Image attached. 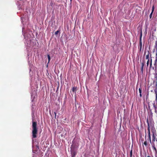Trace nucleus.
I'll use <instances>...</instances> for the list:
<instances>
[{
    "mask_svg": "<svg viewBox=\"0 0 157 157\" xmlns=\"http://www.w3.org/2000/svg\"><path fill=\"white\" fill-rule=\"evenodd\" d=\"M146 136H145V138L146 139Z\"/></svg>",
    "mask_w": 157,
    "mask_h": 157,
    "instance_id": "412c9836",
    "label": "nucleus"
},
{
    "mask_svg": "<svg viewBox=\"0 0 157 157\" xmlns=\"http://www.w3.org/2000/svg\"><path fill=\"white\" fill-rule=\"evenodd\" d=\"M77 90L76 87H73L72 88V91L73 93L75 92V93L76 90Z\"/></svg>",
    "mask_w": 157,
    "mask_h": 157,
    "instance_id": "423d86ee",
    "label": "nucleus"
},
{
    "mask_svg": "<svg viewBox=\"0 0 157 157\" xmlns=\"http://www.w3.org/2000/svg\"><path fill=\"white\" fill-rule=\"evenodd\" d=\"M156 86H157V90L155 91V94H156V98H155V99L157 101V81L156 82Z\"/></svg>",
    "mask_w": 157,
    "mask_h": 157,
    "instance_id": "6e6552de",
    "label": "nucleus"
},
{
    "mask_svg": "<svg viewBox=\"0 0 157 157\" xmlns=\"http://www.w3.org/2000/svg\"><path fill=\"white\" fill-rule=\"evenodd\" d=\"M54 114H55V118H56V112H54Z\"/></svg>",
    "mask_w": 157,
    "mask_h": 157,
    "instance_id": "f3484780",
    "label": "nucleus"
},
{
    "mask_svg": "<svg viewBox=\"0 0 157 157\" xmlns=\"http://www.w3.org/2000/svg\"><path fill=\"white\" fill-rule=\"evenodd\" d=\"M149 63V59L148 60L147 62V66H148V65Z\"/></svg>",
    "mask_w": 157,
    "mask_h": 157,
    "instance_id": "dca6fc26",
    "label": "nucleus"
},
{
    "mask_svg": "<svg viewBox=\"0 0 157 157\" xmlns=\"http://www.w3.org/2000/svg\"><path fill=\"white\" fill-rule=\"evenodd\" d=\"M154 8H155L154 5H153L152 6V11H151V13L150 14V16H149V17H150V18H151V17L153 13L154 10Z\"/></svg>",
    "mask_w": 157,
    "mask_h": 157,
    "instance_id": "20e7f679",
    "label": "nucleus"
},
{
    "mask_svg": "<svg viewBox=\"0 0 157 157\" xmlns=\"http://www.w3.org/2000/svg\"><path fill=\"white\" fill-rule=\"evenodd\" d=\"M72 0H70V2H72Z\"/></svg>",
    "mask_w": 157,
    "mask_h": 157,
    "instance_id": "aec40b11",
    "label": "nucleus"
},
{
    "mask_svg": "<svg viewBox=\"0 0 157 157\" xmlns=\"http://www.w3.org/2000/svg\"><path fill=\"white\" fill-rule=\"evenodd\" d=\"M37 123L36 121H33L32 124V139L37 137L38 133V128L37 127Z\"/></svg>",
    "mask_w": 157,
    "mask_h": 157,
    "instance_id": "f257e3e1",
    "label": "nucleus"
},
{
    "mask_svg": "<svg viewBox=\"0 0 157 157\" xmlns=\"http://www.w3.org/2000/svg\"><path fill=\"white\" fill-rule=\"evenodd\" d=\"M71 147H73V148H75V147L73 145H71Z\"/></svg>",
    "mask_w": 157,
    "mask_h": 157,
    "instance_id": "a211bd4d",
    "label": "nucleus"
},
{
    "mask_svg": "<svg viewBox=\"0 0 157 157\" xmlns=\"http://www.w3.org/2000/svg\"><path fill=\"white\" fill-rule=\"evenodd\" d=\"M147 157H151L150 156H147Z\"/></svg>",
    "mask_w": 157,
    "mask_h": 157,
    "instance_id": "6ab92c4d",
    "label": "nucleus"
},
{
    "mask_svg": "<svg viewBox=\"0 0 157 157\" xmlns=\"http://www.w3.org/2000/svg\"><path fill=\"white\" fill-rule=\"evenodd\" d=\"M142 34L141 33L140 36V51H141V48H142V43L141 41V38H142Z\"/></svg>",
    "mask_w": 157,
    "mask_h": 157,
    "instance_id": "f03ea898",
    "label": "nucleus"
},
{
    "mask_svg": "<svg viewBox=\"0 0 157 157\" xmlns=\"http://www.w3.org/2000/svg\"><path fill=\"white\" fill-rule=\"evenodd\" d=\"M141 71L143 73V70L144 68V62H142L141 63Z\"/></svg>",
    "mask_w": 157,
    "mask_h": 157,
    "instance_id": "39448f33",
    "label": "nucleus"
},
{
    "mask_svg": "<svg viewBox=\"0 0 157 157\" xmlns=\"http://www.w3.org/2000/svg\"><path fill=\"white\" fill-rule=\"evenodd\" d=\"M139 92L140 93V97H141L142 96V95H141V89L140 88L139 89Z\"/></svg>",
    "mask_w": 157,
    "mask_h": 157,
    "instance_id": "0eeeda50",
    "label": "nucleus"
},
{
    "mask_svg": "<svg viewBox=\"0 0 157 157\" xmlns=\"http://www.w3.org/2000/svg\"><path fill=\"white\" fill-rule=\"evenodd\" d=\"M132 150H131L130 152V157H132Z\"/></svg>",
    "mask_w": 157,
    "mask_h": 157,
    "instance_id": "ddd939ff",
    "label": "nucleus"
},
{
    "mask_svg": "<svg viewBox=\"0 0 157 157\" xmlns=\"http://www.w3.org/2000/svg\"><path fill=\"white\" fill-rule=\"evenodd\" d=\"M59 30H57L55 32V35H57L58 34V33H59Z\"/></svg>",
    "mask_w": 157,
    "mask_h": 157,
    "instance_id": "2eb2a0df",
    "label": "nucleus"
},
{
    "mask_svg": "<svg viewBox=\"0 0 157 157\" xmlns=\"http://www.w3.org/2000/svg\"><path fill=\"white\" fill-rule=\"evenodd\" d=\"M71 157H75L77 154L76 152L72 150L71 151Z\"/></svg>",
    "mask_w": 157,
    "mask_h": 157,
    "instance_id": "7ed1b4c3",
    "label": "nucleus"
},
{
    "mask_svg": "<svg viewBox=\"0 0 157 157\" xmlns=\"http://www.w3.org/2000/svg\"><path fill=\"white\" fill-rule=\"evenodd\" d=\"M148 136L149 138V139L150 140V142H151V136L150 135V131L149 129V133H148Z\"/></svg>",
    "mask_w": 157,
    "mask_h": 157,
    "instance_id": "f8f14e48",
    "label": "nucleus"
},
{
    "mask_svg": "<svg viewBox=\"0 0 157 157\" xmlns=\"http://www.w3.org/2000/svg\"><path fill=\"white\" fill-rule=\"evenodd\" d=\"M48 63H49V62L50 61V60L51 59V57H50V56L49 55H48Z\"/></svg>",
    "mask_w": 157,
    "mask_h": 157,
    "instance_id": "1a4fd4ad",
    "label": "nucleus"
},
{
    "mask_svg": "<svg viewBox=\"0 0 157 157\" xmlns=\"http://www.w3.org/2000/svg\"><path fill=\"white\" fill-rule=\"evenodd\" d=\"M144 144L145 146H147V141L146 140V141L144 142Z\"/></svg>",
    "mask_w": 157,
    "mask_h": 157,
    "instance_id": "4468645a",
    "label": "nucleus"
},
{
    "mask_svg": "<svg viewBox=\"0 0 157 157\" xmlns=\"http://www.w3.org/2000/svg\"><path fill=\"white\" fill-rule=\"evenodd\" d=\"M149 54L148 53L146 56V59H147L148 60L149 59Z\"/></svg>",
    "mask_w": 157,
    "mask_h": 157,
    "instance_id": "9b49d317",
    "label": "nucleus"
},
{
    "mask_svg": "<svg viewBox=\"0 0 157 157\" xmlns=\"http://www.w3.org/2000/svg\"><path fill=\"white\" fill-rule=\"evenodd\" d=\"M152 147H153V148L154 149V150L155 152H157V149H156V147H155V146L154 145H153L152 146Z\"/></svg>",
    "mask_w": 157,
    "mask_h": 157,
    "instance_id": "9d476101",
    "label": "nucleus"
}]
</instances>
